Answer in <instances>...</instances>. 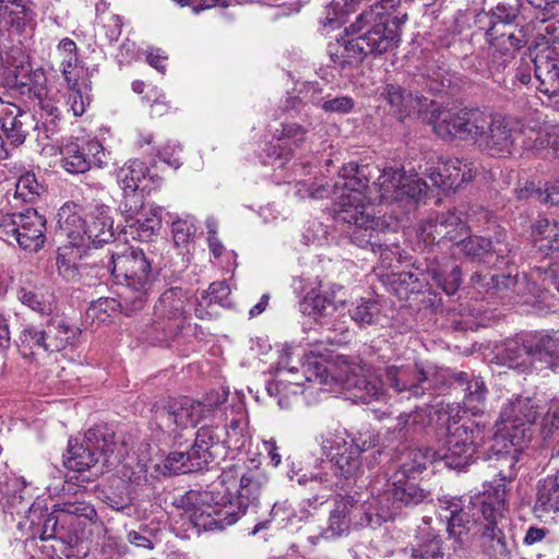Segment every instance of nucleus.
Instances as JSON below:
<instances>
[{
  "instance_id": "nucleus-1",
  "label": "nucleus",
  "mask_w": 559,
  "mask_h": 559,
  "mask_svg": "<svg viewBox=\"0 0 559 559\" xmlns=\"http://www.w3.org/2000/svg\"><path fill=\"white\" fill-rule=\"evenodd\" d=\"M542 406L536 397L518 396L501 409L497 432L514 447L513 452L498 454L500 466L499 483L495 493L489 492L468 503L462 498L440 500V508L449 512L448 532L461 545L471 540V534L478 535L481 545L490 556L509 559L503 527L507 524L506 481L515 476L516 454L525 441L531 439V428L540 414Z\"/></svg>"
},
{
  "instance_id": "nucleus-2",
  "label": "nucleus",
  "mask_w": 559,
  "mask_h": 559,
  "mask_svg": "<svg viewBox=\"0 0 559 559\" xmlns=\"http://www.w3.org/2000/svg\"><path fill=\"white\" fill-rule=\"evenodd\" d=\"M262 476L254 471H225L205 490L191 489L174 498V506L189 514L199 530L222 531L235 524L259 500Z\"/></svg>"
},
{
  "instance_id": "nucleus-3",
  "label": "nucleus",
  "mask_w": 559,
  "mask_h": 559,
  "mask_svg": "<svg viewBox=\"0 0 559 559\" xmlns=\"http://www.w3.org/2000/svg\"><path fill=\"white\" fill-rule=\"evenodd\" d=\"M401 5L400 0H380L364 10L347 28V32L359 35L329 45L334 66L345 71L359 66L368 56L377 57L396 47L399 26L407 14L392 17L391 12Z\"/></svg>"
},
{
  "instance_id": "nucleus-4",
  "label": "nucleus",
  "mask_w": 559,
  "mask_h": 559,
  "mask_svg": "<svg viewBox=\"0 0 559 559\" xmlns=\"http://www.w3.org/2000/svg\"><path fill=\"white\" fill-rule=\"evenodd\" d=\"M435 455L423 449L402 451L396 461L379 471L370 480V509L386 521L393 519L399 510L427 500L429 491L419 487L415 479L426 468L429 457Z\"/></svg>"
},
{
  "instance_id": "nucleus-5",
  "label": "nucleus",
  "mask_w": 559,
  "mask_h": 559,
  "mask_svg": "<svg viewBox=\"0 0 559 559\" xmlns=\"http://www.w3.org/2000/svg\"><path fill=\"white\" fill-rule=\"evenodd\" d=\"M367 168L348 164L342 168L333 186V194L338 199L335 217L353 226L350 241L359 248L371 251L384 238L390 224L369 212L364 189L367 187Z\"/></svg>"
},
{
  "instance_id": "nucleus-6",
  "label": "nucleus",
  "mask_w": 559,
  "mask_h": 559,
  "mask_svg": "<svg viewBox=\"0 0 559 559\" xmlns=\"http://www.w3.org/2000/svg\"><path fill=\"white\" fill-rule=\"evenodd\" d=\"M127 452L126 443L118 441L115 432L99 426L88 429L80 442L69 440L63 464L78 473L94 468L97 475L119 465Z\"/></svg>"
},
{
  "instance_id": "nucleus-7",
  "label": "nucleus",
  "mask_w": 559,
  "mask_h": 559,
  "mask_svg": "<svg viewBox=\"0 0 559 559\" xmlns=\"http://www.w3.org/2000/svg\"><path fill=\"white\" fill-rule=\"evenodd\" d=\"M102 263L118 283L124 282L126 288L121 293L124 304L131 310L141 309L155 281L152 261L144 251L132 247L111 251Z\"/></svg>"
},
{
  "instance_id": "nucleus-8",
  "label": "nucleus",
  "mask_w": 559,
  "mask_h": 559,
  "mask_svg": "<svg viewBox=\"0 0 559 559\" xmlns=\"http://www.w3.org/2000/svg\"><path fill=\"white\" fill-rule=\"evenodd\" d=\"M485 438V426L471 419L461 420L451 417L447 425V438L443 448L439 451H432L433 457L429 462L441 460L453 469H462L469 465L476 459L478 449L483 445Z\"/></svg>"
},
{
  "instance_id": "nucleus-9",
  "label": "nucleus",
  "mask_w": 559,
  "mask_h": 559,
  "mask_svg": "<svg viewBox=\"0 0 559 559\" xmlns=\"http://www.w3.org/2000/svg\"><path fill=\"white\" fill-rule=\"evenodd\" d=\"M225 455L222 430L214 426H202L195 433L193 444L186 451H173L164 463L169 474H188L206 468L210 463Z\"/></svg>"
},
{
  "instance_id": "nucleus-10",
  "label": "nucleus",
  "mask_w": 559,
  "mask_h": 559,
  "mask_svg": "<svg viewBox=\"0 0 559 559\" xmlns=\"http://www.w3.org/2000/svg\"><path fill=\"white\" fill-rule=\"evenodd\" d=\"M356 166L358 167V165ZM361 167L367 168L368 176V166L361 165ZM427 188V183L419 177L407 176L403 169L388 167L383 169L377 182H374L377 195L372 197L371 191L366 192L368 186L364 189V195L368 205L374 202L407 204L412 201L419 202L425 198Z\"/></svg>"
},
{
  "instance_id": "nucleus-11",
  "label": "nucleus",
  "mask_w": 559,
  "mask_h": 559,
  "mask_svg": "<svg viewBox=\"0 0 559 559\" xmlns=\"http://www.w3.org/2000/svg\"><path fill=\"white\" fill-rule=\"evenodd\" d=\"M379 444V435L369 427H362L355 433H347V437L335 436L334 439L323 438L321 448L326 455L331 454L332 461L345 478L355 477L361 465L360 455L362 452Z\"/></svg>"
},
{
  "instance_id": "nucleus-12",
  "label": "nucleus",
  "mask_w": 559,
  "mask_h": 559,
  "mask_svg": "<svg viewBox=\"0 0 559 559\" xmlns=\"http://www.w3.org/2000/svg\"><path fill=\"white\" fill-rule=\"evenodd\" d=\"M333 378L329 374L326 367L322 364H307L302 366V373L295 368H280L275 379L270 382L266 390L271 396H277V404L281 408L287 409L292 406V397L306 391L305 382L312 383L313 386L330 384Z\"/></svg>"
},
{
  "instance_id": "nucleus-13",
  "label": "nucleus",
  "mask_w": 559,
  "mask_h": 559,
  "mask_svg": "<svg viewBox=\"0 0 559 559\" xmlns=\"http://www.w3.org/2000/svg\"><path fill=\"white\" fill-rule=\"evenodd\" d=\"M389 385L406 397H421L443 381L441 370L431 364L414 362L391 365L385 368Z\"/></svg>"
},
{
  "instance_id": "nucleus-14",
  "label": "nucleus",
  "mask_w": 559,
  "mask_h": 559,
  "mask_svg": "<svg viewBox=\"0 0 559 559\" xmlns=\"http://www.w3.org/2000/svg\"><path fill=\"white\" fill-rule=\"evenodd\" d=\"M481 116L483 111L479 109H440L435 103L425 122L431 124L435 133L442 139L457 138L474 141L479 124H484Z\"/></svg>"
},
{
  "instance_id": "nucleus-15",
  "label": "nucleus",
  "mask_w": 559,
  "mask_h": 559,
  "mask_svg": "<svg viewBox=\"0 0 559 559\" xmlns=\"http://www.w3.org/2000/svg\"><path fill=\"white\" fill-rule=\"evenodd\" d=\"M474 142L490 155L507 156L513 151L520 130L510 119L500 116H492L483 111Z\"/></svg>"
},
{
  "instance_id": "nucleus-16",
  "label": "nucleus",
  "mask_w": 559,
  "mask_h": 559,
  "mask_svg": "<svg viewBox=\"0 0 559 559\" xmlns=\"http://www.w3.org/2000/svg\"><path fill=\"white\" fill-rule=\"evenodd\" d=\"M204 415V405L187 396L174 399L156 406L155 421L162 429L188 428L195 426Z\"/></svg>"
},
{
  "instance_id": "nucleus-17",
  "label": "nucleus",
  "mask_w": 559,
  "mask_h": 559,
  "mask_svg": "<svg viewBox=\"0 0 559 559\" xmlns=\"http://www.w3.org/2000/svg\"><path fill=\"white\" fill-rule=\"evenodd\" d=\"M381 97L400 121H404L413 115H417L425 121L430 107L435 106L433 100L418 93L407 91L397 84H386Z\"/></svg>"
},
{
  "instance_id": "nucleus-18",
  "label": "nucleus",
  "mask_w": 559,
  "mask_h": 559,
  "mask_svg": "<svg viewBox=\"0 0 559 559\" xmlns=\"http://www.w3.org/2000/svg\"><path fill=\"white\" fill-rule=\"evenodd\" d=\"M43 329L40 330L41 345L46 350L59 352L66 348L67 345L72 344L81 333L80 329L75 325L69 324L63 318L56 314L50 317L52 306L49 304L44 308L38 309Z\"/></svg>"
},
{
  "instance_id": "nucleus-19",
  "label": "nucleus",
  "mask_w": 559,
  "mask_h": 559,
  "mask_svg": "<svg viewBox=\"0 0 559 559\" xmlns=\"http://www.w3.org/2000/svg\"><path fill=\"white\" fill-rule=\"evenodd\" d=\"M348 399L355 403L369 404L380 401L385 394L381 379L367 366L353 368L344 381Z\"/></svg>"
},
{
  "instance_id": "nucleus-20",
  "label": "nucleus",
  "mask_w": 559,
  "mask_h": 559,
  "mask_svg": "<svg viewBox=\"0 0 559 559\" xmlns=\"http://www.w3.org/2000/svg\"><path fill=\"white\" fill-rule=\"evenodd\" d=\"M189 294L181 287L166 289L154 306L157 318L174 321L176 329H182L188 313Z\"/></svg>"
},
{
  "instance_id": "nucleus-21",
  "label": "nucleus",
  "mask_w": 559,
  "mask_h": 559,
  "mask_svg": "<svg viewBox=\"0 0 559 559\" xmlns=\"http://www.w3.org/2000/svg\"><path fill=\"white\" fill-rule=\"evenodd\" d=\"M454 381L462 386L464 392L463 407L473 416L483 414L486 409L488 389L483 378L469 376L460 371L453 374Z\"/></svg>"
},
{
  "instance_id": "nucleus-22",
  "label": "nucleus",
  "mask_w": 559,
  "mask_h": 559,
  "mask_svg": "<svg viewBox=\"0 0 559 559\" xmlns=\"http://www.w3.org/2000/svg\"><path fill=\"white\" fill-rule=\"evenodd\" d=\"M114 219L110 209L105 204H95L90 213V222L85 230V248L91 245L98 247L114 239Z\"/></svg>"
},
{
  "instance_id": "nucleus-23",
  "label": "nucleus",
  "mask_w": 559,
  "mask_h": 559,
  "mask_svg": "<svg viewBox=\"0 0 559 559\" xmlns=\"http://www.w3.org/2000/svg\"><path fill=\"white\" fill-rule=\"evenodd\" d=\"M426 272L447 295L455 294L461 285V269L448 257L428 259Z\"/></svg>"
},
{
  "instance_id": "nucleus-24",
  "label": "nucleus",
  "mask_w": 559,
  "mask_h": 559,
  "mask_svg": "<svg viewBox=\"0 0 559 559\" xmlns=\"http://www.w3.org/2000/svg\"><path fill=\"white\" fill-rule=\"evenodd\" d=\"M57 217L59 234L68 238V246L85 247L86 224L76 211V205L66 203L59 209Z\"/></svg>"
},
{
  "instance_id": "nucleus-25",
  "label": "nucleus",
  "mask_w": 559,
  "mask_h": 559,
  "mask_svg": "<svg viewBox=\"0 0 559 559\" xmlns=\"http://www.w3.org/2000/svg\"><path fill=\"white\" fill-rule=\"evenodd\" d=\"M534 70L539 92L549 97L559 96V59L556 53L538 55L534 59Z\"/></svg>"
},
{
  "instance_id": "nucleus-26",
  "label": "nucleus",
  "mask_w": 559,
  "mask_h": 559,
  "mask_svg": "<svg viewBox=\"0 0 559 559\" xmlns=\"http://www.w3.org/2000/svg\"><path fill=\"white\" fill-rule=\"evenodd\" d=\"M497 359L511 369L525 370L535 361L531 341L526 340H509L498 350Z\"/></svg>"
},
{
  "instance_id": "nucleus-27",
  "label": "nucleus",
  "mask_w": 559,
  "mask_h": 559,
  "mask_svg": "<svg viewBox=\"0 0 559 559\" xmlns=\"http://www.w3.org/2000/svg\"><path fill=\"white\" fill-rule=\"evenodd\" d=\"M532 237L542 254L559 258V223L548 218L537 219L532 227Z\"/></svg>"
},
{
  "instance_id": "nucleus-28",
  "label": "nucleus",
  "mask_w": 559,
  "mask_h": 559,
  "mask_svg": "<svg viewBox=\"0 0 559 559\" xmlns=\"http://www.w3.org/2000/svg\"><path fill=\"white\" fill-rule=\"evenodd\" d=\"M58 94V88L52 84L40 85L37 88V102L40 106V119L43 120L41 128L47 138L57 131L60 122V110L56 105Z\"/></svg>"
},
{
  "instance_id": "nucleus-29",
  "label": "nucleus",
  "mask_w": 559,
  "mask_h": 559,
  "mask_svg": "<svg viewBox=\"0 0 559 559\" xmlns=\"http://www.w3.org/2000/svg\"><path fill=\"white\" fill-rule=\"evenodd\" d=\"M61 513L52 512L48 514L46 518L41 533L40 539L47 542L49 539L55 538L58 530V524L62 519V515L74 514L78 516H84L86 519L93 520L96 516V511L94 507L84 502H67L60 506Z\"/></svg>"
},
{
  "instance_id": "nucleus-30",
  "label": "nucleus",
  "mask_w": 559,
  "mask_h": 559,
  "mask_svg": "<svg viewBox=\"0 0 559 559\" xmlns=\"http://www.w3.org/2000/svg\"><path fill=\"white\" fill-rule=\"evenodd\" d=\"M535 512H559V471L538 483Z\"/></svg>"
},
{
  "instance_id": "nucleus-31",
  "label": "nucleus",
  "mask_w": 559,
  "mask_h": 559,
  "mask_svg": "<svg viewBox=\"0 0 559 559\" xmlns=\"http://www.w3.org/2000/svg\"><path fill=\"white\" fill-rule=\"evenodd\" d=\"M308 130L295 122H284L281 124L280 129H276L274 132V136L278 141L280 152L276 154L278 158H287L293 148L290 145L298 147L306 140Z\"/></svg>"
},
{
  "instance_id": "nucleus-32",
  "label": "nucleus",
  "mask_w": 559,
  "mask_h": 559,
  "mask_svg": "<svg viewBox=\"0 0 559 559\" xmlns=\"http://www.w3.org/2000/svg\"><path fill=\"white\" fill-rule=\"evenodd\" d=\"M487 41L495 51L510 56L526 45L527 37L523 27L515 26L503 33H497L495 29L493 37H489Z\"/></svg>"
},
{
  "instance_id": "nucleus-33",
  "label": "nucleus",
  "mask_w": 559,
  "mask_h": 559,
  "mask_svg": "<svg viewBox=\"0 0 559 559\" xmlns=\"http://www.w3.org/2000/svg\"><path fill=\"white\" fill-rule=\"evenodd\" d=\"M530 341L535 361H546L549 366L559 361V330L549 334L533 336Z\"/></svg>"
},
{
  "instance_id": "nucleus-34",
  "label": "nucleus",
  "mask_w": 559,
  "mask_h": 559,
  "mask_svg": "<svg viewBox=\"0 0 559 559\" xmlns=\"http://www.w3.org/2000/svg\"><path fill=\"white\" fill-rule=\"evenodd\" d=\"M157 209L150 207L143 213V216L133 218L127 226L129 234L140 241H148L160 228V217L158 216Z\"/></svg>"
},
{
  "instance_id": "nucleus-35",
  "label": "nucleus",
  "mask_w": 559,
  "mask_h": 559,
  "mask_svg": "<svg viewBox=\"0 0 559 559\" xmlns=\"http://www.w3.org/2000/svg\"><path fill=\"white\" fill-rule=\"evenodd\" d=\"M229 294L230 289L225 281L212 283L207 290L201 294V298L198 300L195 308L197 317L204 319L207 314H211L204 309V307H213L214 305H218L221 307L228 306Z\"/></svg>"
},
{
  "instance_id": "nucleus-36",
  "label": "nucleus",
  "mask_w": 559,
  "mask_h": 559,
  "mask_svg": "<svg viewBox=\"0 0 559 559\" xmlns=\"http://www.w3.org/2000/svg\"><path fill=\"white\" fill-rule=\"evenodd\" d=\"M148 168L144 162L132 159L117 173V180L122 192H139L140 183L146 178Z\"/></svg>"
},
{
  "instance_id": "nucleus-37",
  "label": "nucleus",
  "mask_w": 559,
  "mask_h": 559,
  "mask_svg": "<svg viewBox=\"0 0 559 559\" xmlns=\"http://www.w3.org/2000/svg\"><path fill=\"white\" fill-rule=\"evenodd\" d=\"M461 167V159L450 158L441 162L438 166L429 173V178L433 186L442 189H457L460 188L459 171Z\"/></svg>"
},
{
  "instance_id": "nucleus-38",
  "label": "nucleus",
  "mask_w": 559,
  "mask_h": 559,
  "mask_svg": "<svg viewBox=\"0 0 559 559\" xmlns=\"http://www.w3.org/2000/svg\"><path fill=\"white\" fill-rule=\"evenodd\" d=\"M84 247L63 246L58 249L57 270L66 281L72 282L80 277L78 261L82 258Z\"/></svg>"
},
{
  "instance_id": "nucleus-39",
  "label": "nucleus",
  "mask_w": 559,
  "mask_h": 559,
  "mask_svg": "<svg viewBox=\"0 0 559 559\" xmlns=\"http://www.w3.org/2000/svg\"><path fill=\"white\" fill-rule=\"evenodd\" d=\"M5 85L19 90L21 94L32 93L35 86V74L29 62L21 61L19 64L7 68Z\"/></svg>"
},
{
  "instance_id": "nucleus-40",
  "label": "nucleus",
  "mask_w": 559,
  "mask_h": 559,
  "mask_svg": "<svg viewBox=\"0 0 559 559\" xmlns=\"http://www.w3.org/2000/svg\"><path fill=\"white\" fill-rule=\"evenodd\" d=\"M455 247L464 257L471 260H483L486 263L491 262V241L478 236H469L461 238L456 241Z\"/></svg>"
},
{
  "instance_id": "nucleus-41",
  "label": "nucleus",
  "mask_w": 559,
  "mask_h": 559,
  "mask_svg": "<svg viewBox=\"0 0 559 559\" xmlns=\"http://www.w3.org/2000/svg\"><path fill=\"white\" fill-rule=\"evenodd\" d=\"M418 416L417 412L401 414L396 419L395 426L392 429L389 428L386 431L385 441L388 443L385 447L389 448L400 444L415 432L419 423Z\"/></svg>"
},
{
  "instance_id": "nucleus-42",
  "label": "nucleus",
  "mask_w": 559,
  "mask_h": 559,
  "mask_svg": "<svg viewBox=\"0 0 559 559\" xmlns=\"http://www.w3.org/2000/svg\"><path fill=\"white\" fill-rule=\"evenodd\" d=\"M31 15L27 0H0V21L8 20V23L22 27Z\"/></svg>"
},
{
  "instance_id": "nucleus-43",
  "label": "nucleus",
  "mask_w": 559,
  "mask_h": 559,
  "mask_svg": "<svg viewBox=\"0 0 559 559\" xmlns=\"http://www.w3.org/2000/svg\"><path fill=\"white\" fill-rule=\"evenodd\" d=\"M62 167L70 174H83L90 169L86 152L76 143H69L61 150Z\"/></svg>"
},
{
  "instance_id": "nucleus-44",
  "label": "nucleus",
  "mask_w": 559,
  "mask_h": 559,
  "mask_svg": "<svg viewBox=\"0 0 559 559\" xmlns=\"http://www.w3.org/2000/svg\"><path fill=\"white\" fill-rule=\"evenodd\" d=\"M399 559H445L438 537L427 539L417 547L404 549Z\"/></svg>"
},
{
  "instance_id": "nucleus-45",
  "label": "nucleus",
  "mask_w": 559,
  "mask_h": 559,
  "mask_svg": "<svg viewBox=\"0 0 559 559\" xmlns=\"http://www.w3.org/2000/svg\"><path fill=\"white\" fill-rule=\"evenodd\" d=\"M298 483L308 486L312 491H317L312 498H309L310 504L322 503L332 490V480L328 473H317L310 476L305 474L298 478Z\"/></svg>"
},
{
  "instance_id": "nucleus-46",
  "label": "nucleus",
  "mask_w": 559,
  "mask_h": 559,
  "mask_svg": "<svg viewBox=\"0 0 559 559\" xmlns=\"http://www.w3.org/2000/svg\"><path fill=\"white\" fill-rule=\"evenodd\" d=\"M300 307L304 313L323 317L335 310V300L326 294L308 295L302 300Z\"/></svg>"
},
{
  "instance_id": "nucleus-47",
  "label": "nucleus",
  "mask_w": 559,
  "mask_h": 559,
  "mask_svg": "<svg viewBox=\"0 0 559 559\" xmlns=\"http://www.w3.org/2000/svg\"><path fill=\"white\" fill-rule=\"evenodd\" d=\"M119 210L126 223H129L138 216H143L148 209L144 205V195L141 192H123Z\"/></svg>"
},
{
  "instance_id": "nucleus-48",
  "label": "nucleus",
  "mask_w": 559,
  "mask_h": 559,
  "mask_svg": "<svg viewBox=\"0 0 559 559\" xmlns=\"http://www.w3.org/2000/svg\"><path fill=\"white\" fill-rule=\"evenodd\" d=\"M171 231L175 245L177 247L186 246L195 235V218L191 215H187L183 218L177 217L173 219Z\"/></svg>"
},
{
  "instance_id": "nucleus-49",
  "label": "nucleus",
  "mask_w": 559,
  "mask_h": 559,
  "mask_svg": "<svg viewBox=\"0 0 559 559\" xmlns=\"http://www.w3.org/2000/svg\"><path fill=\"white\" fill-rule=\"evenodd\" d=\"M384 238L382 241H379V246H376L372 250L373 253H379L382 260V263L391 266L393 261H400L401 259V249L397 243V240L392 239L393 233L391 229H386L384 233Z\"/></svg>"
},
{
  "instance_id": "nucleus-50",
  "label": "nucleus",
  "mask_w": 559,
  "mask_h": 559,
  "mask_svg": "<svg viewBox=\"0 0 559 559\" xmlns=\"http://www.w3.org/2000/svg\"><path fill=\"white\" fill-rule=\"evenodd\" d=\"M120 474L121 481L127 480L135 487L142 486L147 481L146 465L133 457L128 459V461L122 465Z\"/></svg>"
},
{
  "instance_id": "nucleus-51",
  "label": "nucleus",
  "mask_w": 559,
  "mask_h": 559,
  "mask_svg": "<svg viewBox=\"0 0 559 559\" xmlns=\"http://www.w3.org/2000/svg\"><path fill=\"white\" fill-rule=\"evenodd\" d=\"M379 306L374 301L361 300L350 310V317L361 325L372 324L379 314Z\"/></svg>"
},
{
  "instance_id": "nucleus-52",
  "label": "nucleus",
  "mask_w": 559,
  "mask_h": 559,
  "mask_svg": "<svg viewBox=\"0 0 559 559\" xmlns=\"http://www.w3.org/2000/svg\"><path fill=\"white\" fill-rule=\"evenodd\" d=\"M58 50L62 55V73L68 82H70V69L78 62L76 44L70 38H63L59 45Z\"/></svg>"
},
{
  "instance_id": "nucleus-53",
  "label": "nucleus",
  "mask_w": 559,
  "mask_h": 559,
  "mask_svg": "<svg viewBox=\"0 0 559 559\" xmlns=\"http://www.w3.org/2000/svg\"><path fill=\"white\" fill-rule=\"evenodd\" d=\"M224 449L240 450L245 447L246 438L239 428V421L233 419L225 430V438H222Z\"/></svg>"
},
{
  "instance_id": "nucleus-54",
  "label": "nucleus",
  "mask_w": 559,
  "mask_h": 559,
  "mask_svg": "<svg viewBox=\"0 0 559 559\" xmlns=\"http://www.w3.org/2000/svg\"><path fill=\"white\" fill-rule=\"evenodd\" d=\"M355 102L349 96H341L332 99H322L318 104L325 112L348 114L354 108Z\"/></svg>"
},
{
  "instance_id": "nucleus-55",
  "label": "nucleus",
  "mask_w": 559,
  "mask_h": 559,
  "mask_svg": "<svg viewBox=\"0 0 559 559\" xmlns=\"http://www.w3.org/2000/svg\"><path fill=\"white\" fill-rule=\"evenodd\" d=\"M432 228H438V230H437L438 242L443 239H448V240L454 241L456 243V241L459 240L457 234H451L447 229V224H443V222H442V214L438 215L435 219H428L423 223V233L425 235L430 236Z\"/></svg>"
},
{
  "instance_id": "nucleus-56",
  "label": "nucleus",
  "mask_w": 559,
  "mask_h": 559,
  "mask_svg": "<svg viewBox=\"0 0 559 559\" xmlns=\"http://www.w3.org/2000/svg\"><path fill=\"white\" fill-rule=\"evenodd\" d=\"M518 14L516 8L499 3L487 14V17L488 23H514Z\"/></svg>"
},
{
  "instance_id": "nucleus-57",
  "label": "nucleus",
  "mask_w": 559,
  "mask_h": 559,
  "mask_svg": "<svg viewBox=\"0 0 559 559\" xmlns=\"http://www.w3.org/2000/svg\"><path fill=\"white\" fill-rule=\"evenodd\" d=\"M559 430V404H552L542 420L544 440L550 439Z\"/></svg>"
},
{
  "instance_id": "nucleus-58",
  "label": "nucleus",
  "mask_w": 559,
  "mask_h": 559,
  "mask_svg": "<svg viewBox=\"0 0 559 559\" xmlns=\"http://www.w3.org/2000/svg\"><path fill=\"white\" fill-rule=\"evenodd\" d=\"M27 115L21 111L20 116L13 119L9 126H7V130L3 131L4 134L12 143L20 145L24 142L27 131L24 129L25 122L23 121Z\"/></svg>"
},
{
  "instance_id": "nucleus-59",
  "label": "nucleus",
  "mask_w": 559,
  "mask_h": 559,
  "mask_svg": "<svg viewBox=\"0 0 559 559\" xmlns=\"http://www.w3.org/2000/svg\"><path fill=\"white\" fill-rule=\"evenodd\" d=\"M463 213L456 211H449L442 213V222L447 224V229L451 234H457L459 240L467 234V228L464 219L462 218Z\"/></svg>"
},
{
  "instance_id": "nucleus-60",
  "label": "nucleus",
  "mask_w": 559,
  "mask_h": 559,
  "mask_svg": "<svg viewBox=\"0 0 559 559\" xmlns=\"http://www.w3.org/2000/svg\"><path fill=\"white\" fill-rule=\"evenodd\" d=\"M349 522V519H342L331 511L329 525L323 532V537L331 539L342 536L348 530Z\"/></svg>"
},
{
  "instance_id": "nucleus-61",
  "label": "nucleus",
  "mask_w": 559,
  "mask_h": 559,
  "mask_svg": "<svg viewBox=\"0 0 559 559\" xmlns=\"http://www.w3.org/2000/svg\"><path fill=\"white\" fill-rule=\"evenodd\" d=\"M180 153L181 148L176 143H166L160 150H158V157L173 168L180 166Z\"/></svg>"
},
{
  "instance_id": "nucleus-62",
  "label": "nucleus",
  "mask_w": 559,
  "mask_h": 559,
  "mask_svg": "<svg viewBox=\"0 0 559 559\" xmlns=\"http://www.w3.org/2000/svg\"><path fill=\"white\" fill-rule=\"evenodd\" d=\"M35 175L26 174L25 176L20 177L16 183L15 193L19 198L24 201H32L35 195Z\"/></svg>"
},
{
  "instance_id": "nucleus-63",
  "label": "nucleus",
  "mask_w": 559,
  "mask_h": 559,
  "mask_svg": "<svg viewBox=\"0 0 559 559\" xmlns=\"http://www.w3.org/2000/svg\"><path fill=\"white\" fill-rule=\"evenodd\" d=\"M501 236L497 237V240L495 243L491 242V258L496 255V261L509 264L511 260L509 259V255L513 252V246H510L506 239L504 236L500 238Z\"/></svg>"
},
{
  "instance_id": "nucleus-64",
  "label": "nucleus",
  "mask_w": 559,
  "mask_h": 559,
  "mask_svg": "<svg viewBox=\"0 0 559 559\" xmlns=\"http://www.w3.org/2000/svg\"><path fill=\"white\" fill-rule=\"evenodd\" d=\"M547 147L551 151L555 157H559V130L551 128L548 130L544 138L539 140V144L536 148Z\"/></svg>"
}]
</instances>
